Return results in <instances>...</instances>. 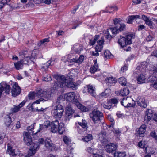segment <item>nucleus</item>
Listing matches in <instances>:
<instances>
[{
    "label": "nucleus",
    "instance_id": "2f4dec72",
    "mask_svg": "<svg viewBox=\"0 0 157 157\" xmlns=\"http://www.w3.org/2000/svg\"><path fill=\"white\" fill-rule=\"evenodd\" d=\"M129 93V89L128 88H124L123 90H121L119 94L122 96H126L128 95Z\"/></svg>",
    "mask_w": 157,
    "mask_h": 157
},
{
    "label": "nucleus",
    "instance_id": "f257e3e1",
    "mask_svg": "<svg viewBox=\"0 0 157 157\" xmlns=\"http://www.w3.org/2000/svg\"><path fill=\"white\" fill-rule=\"evenodd\" d=\"M57 82L55 83L56 86L62 88L66 86L68 88H75L78 86V84L71 81L68 77L64 76H58L56 77Z\"/></svg>",
    "mask_w": 157,
    "mask_h": 157
},
{
    "label": "nucleus",
    "instance_id": "f03ea898",
    "mask_svg": "<svg viewBox=\"0 0 157 157\" xmlns=\"http://www.w3.org/2000/svg\"><path fill=\"white\" fill-rule=\"evenodd\" d=\"M75 94L74 92H69L65 94L64 97L67 101H73L76 102V105L78 108L81 111L84 112H87L89 110L88 108L82 105L78 101L75 99Z\"/></svg>",
    "mask_w": 157,
    "mask_h": 157
},
{
    "label": "nucleus",
    "instance_id": "6e6552de",
    "mask_svg": "<svg viewBox=\"0 0 157 157\" xmlns=\"http://www.w3.org/2000/svg\"><path fill=\"white\" fill-rule=\"evenodd\" d=\"M51 90H40L37 91L36 93V97H44L49 98L51 96Z\"/></svg>",
    "mask_w": 157,
    "mask_h": 157
},
{
    "label": "nucleus",
    "instance_id": "39448f33",
    "mask_svg": "<svg viewBox=\"0 0 157 157\" xmlns=\"http://www.w3.org/2000/svg\"><path fill=\"white\" fill-rule=\"evenodd\" d=\"M135 36L132 33H129L126 37L120 36L118 39V43L122 47H125L127 45H129L132 43V40L134 38Z\"/></svg>",
    "mask_w": 157,
    "mask_h": 157
},
{
    "label": "nucleus",
    "instance_id": "bf43d9fd",
    "mask_svg": "<svg viewBox=\"0 0 157 157\" xmlns=\"http://www.w3.org/2000/svg\"><path fill=\"white\" fill-rule=\"evenodd\" d=\"M108 96V95L105 94V93L104 92L101 93L99 95V98L101 99L107 97Z\"/></svg>",
    "mask_w": 157,
    "mask_h": 157
},
{
    "label": "nucleus",
    "instance_id": "4468645a",
    "mask_svg": "<svg viewBox=\"0 0 157 157\" xmlns=\"http://www.w3.org/2000/svg\"><path fill=\"white\" fill-rule=\"evenodd\" d=\"M117 148V145L113 143H110L105 146L106 151L111 153L115 151Z\"/></svg>",
    "mask_w": 157,
    "mask_h": 157
},
{
    "label": "nucleus",
    "instance_id": "0e129e2a",
    "mask_svg": "<svg viewBox=\"0 0 157 157\" xmlns=\"http://www.w3.org/2000/svg\"><path fill=\"white\" fill-rule=\"evenodd\" d=\"M127 68L128 67L127 66H124L121 68L120 71V73H123L125 72L127 70Z\"/></svg>",
    "mask_w": 157,
    "mask_h": 157
},
{
    "label": "nucleus",
    "instance_id": "37998d69",
    "mask_svg": "<svg viewBox=\"0 0 157 157\" xmlns=\"http://www.w3.org/2000/svg\"><path fill=\"white\" fill-rule=\"evenodd\" d=\"M99 37V36L98 35H96L93 38H92L91 39H90L89 44L90 45H93L94 44Z\"/></svg>",
    "mask_w": 157,
    "mask_h": 157
},
{
    "label": "nucleus",
    "instance_id": "5701e85b",
    "mask_svg": "<svg viewBox=\"0 0 157 157\" xmlns=\"http://www.w3.org/2000/svg\"><path fill=\"white\" fill-rule=\"evenodd\" d=\"M104 40L102 38H101L100 40L98 42V44L95 47V50L96 51L100 52L103 49V44Z\"/></svg>",
    "mask_w": 157,
    "mask_h": 157
},
{
    "label": "nucleus",
    "instance_id": "09e8293b",
    "mask_svg": "<svg viewBox=\"0 0 157 157\" xmlns=\"http://www.w3.org/2000/svg\"><path fill=\"white\" fill-rule=\"evenodd\" d=\"M11 123V118L8 116L5 118V123L7 126H9L10 125Z\"/></svg>",
    "mask_w": 157,
    "mask_h": 157
},
{
    "label": "nucleus",
    "instance_id": "58836bf2",
    "mask_svg": "<svg viewBox=\"0 0 157 157\" xmlns=\"http://www.w3.org/2000/svg\"><path fill=\"white\" fill-rule=\"evenodd\" d=\"M146 126L145 125L143 124L141 126L138 130V134L139 135L144 134L146 131Z\"/></svg>",
    "mask_w": 157,
    "mask_h": 157
},
{
    "label": "nucleus",
    "instance_id": "13d9d810",
    "mask_svg": "<svg viewBox=\"0 0 157 157\" xmlns=\"http://www.w3.org/2000/svg\"><path fill=\"white\" fill-rule=\"evenodd\" d=\"M146 151L147 153L153 154L154 152L153 149L152 148L147 147L146 148Z\"/></svg>",
    "mask_w": 157,
    "mask_h": 157
},
{
    "label": "nucleus",
    "instance_id": "a18cd8bd",
    "mask_svg": "<svg viewBox=\"0 0 157 157\" xmlns=\"http://www.w3.org/2000/svg\"><path fill=\"white\" fill-rule=\"evenodd\" d=\"M104 57L106 58H111L113 56L110 52L108 50H105L104 52Z\"/></svg>",
    "mask_w": 157,
    "mask_h": 157
},
{
    "label": "nucleus",
    "instance_id": "e433bc0d",
    "mask_svg": "<svg viewBox=\"0 0 157 157\" xmlns=\"http://www.w3.org/2000/svg\"><path fill=\"white\" fill-rule=\"evenodd\" d=\"M74 113V110L70 106L66 108V114L68 116L72 115Z\"/></svg>",
    "mask_w": 157,
    "mask_h": 157
},
{
    "label": "nucleus",
    "instance_id": "4c0bfd02",
    "mask_svg": "<svg viewBox=\"0 0 157 157\" xmlns=\"http://www.w3.org/2000/svg\"><path fill=\"white\" fill-rule=\"evenodd\" d=\"M145 62L142 63L140 66L136 69V70H139L140 71L144 72L145 70L146 67L145 65Z\"/></svg>",
    "mask_w": 157,
    "mask_h": 157
},
{
    "label": "nucleus",
    "instance_id": "f704fd0d",
    "mask_svg": "<svg viewBox=\"0 0 157 157\" xmlns=\"http://www.w3.org/2000/svg\"><path fill=\"white\" fill-rule=\"evenodd\" d=\"M156 78L155 76H150L149 77V81L151 82H154V84L153 85V87L157 89V80L156 81Z\"/></svg>",
    "mask_w": 157,
    "mask_h": 157
},
{
    "label": "nucleus",
    "instance_id": "c756f323",
    "mask_svg": "<svg viewBox=\"0 0 157 157\" xmlns=\"http://www.w3.org/2000/svg\"><path fill=\"white\" fill-rule=\"evenodd\" d=\"M140 18V16L139 15H132L129 17L128 18V23L129 24H131L132 23V21L134 19L136 20Z\"/></svg>",
    "mask_w": 157,
    "mask_h": 157
},
{
    "label": "nucleus",
    "instance_id": "5fc2aeb1",
    "mask_svg": "<svg viewBox=\"0 0 157 157\" xmlns=\"http://www.w3.org/2000/svg\"><path fill=\"white\" fill-rule=\"evenodd\" d=\"M135 105V102L131 99V100L128 102V105L127 107H132L134 106Z\"/></svg>",
    "mask_w": 157,
    "mask_h": 157
},
{
    "label": "nucleus",
    "instance_id": "774afa93",
    "mask_svg": "<svg viewBox=\"0 0 157 157\" xmlns=\"http://www.w3.org/2000/svg\"><path fill=\"white\" fill-rule=\"evenodd\" d=\"M152 70L154 71V73L155 72V73L157 72V64H156L154 66H152Z\"/></svg>",
    "mask_w": 157,
    "mask_h": 157
},
{
    "label": "nucleus",
    "instance_id": "423d86ee",
    "mask_svg": "<svg viewBox=\"0 0 157 157\" xmlns=\"http://www.w3.org/2000/svg\"><path fill=\"white\" fill-rule=\"evenodd\" d=\"M102 113L99 111L94 110L90 114V117L95 124L100 123L101 118L103 117Z\"/></svg>",
    "mask_w": 157,
    "mask_h": 157
},
{
    "label": "nucleus",
    "instance_id": "69168bd1",
    "mask_svg": "<svg viewBox=\"0 0 157 157\" xmlns=\"http://www.w3.org/2000/svg\"><path fill=\"white\" fill-rule=\"evenodd\" d=\"M51 80L52 78L50 75H47L46 77H44L43 79V80L46 82L49 81Z\"/></svg>",
    "mask_w": 157,
    "mask_h": 157
},
{
    "label": "nucleus",
    "instance_id": "9b49d317",
    "mask_svg": "<svg viewBox=\"0 0 157 157\" xmlns=\"http://www.w3.org/2000/svg\"><path fill=\"white\" fill-rule=\"evenodd\" d=\"M88 90V92L90 94L94 97H95L96 94L95 93V87L92 85H89L87 86V87H85L84 90V92H86V90Z\"/></svg>",
    "mask_w": 157,
    "mask_h": 157
},
{
    "label": "nucleus",
    "instance_id": "b1692460",
    "mask_svg": "<svg viewBox=\"0 0 157 157\" xmlns=\"http://www.w3.org/2000/svg\"><path fill=\"white\" fill-rule=\"evenodd\" d=\"M25 103V101H22L19 105L17 106H14L11 108V111L13 113H16L18 111L20 108L23 107Z\"/></svg>",
    "mask_w": 157,
    "mask_h": 157
},
{
    "label": "nucleus",
    "instance_id": "ddd939ff",
    "mask_svg": "<svg viewBox=\"0 0 157 157\" xmlns=\"http://www.w3.org/2000/svg\"><path fill=\"white\" fill-rule=\"evenodd\" d=\"M153 116V112L151 109H148L145 112L144 117V121L148 122L152 118Z\"/></svg>",
    "mask_w": 157,
    "mask_h": 157
},
{
    "label": "nucleus",
    "instance_id": "6e6d98bb",
    "mask_svg": "<svg viewBox=\"0 0 157 157\" xmlns=\"http://www.w3.org/2000/svg\"><path fill=\"white\" fill-rule=\"evenodd\" d=\"M121 21V19L120 18H116L113 20L115 25H118V26H119V24H120V22Z\"/></svg>",
    "mask_w": 157,
    "mask_h": 157
},
{
    "label": "nucleus",
    "instance_id": "473e14b6",
    "mask_svg": "<svg viewBox=\"0 0 157 157\" xmlns=\"http://www.w3.org/2000/svg\"><path fill=\"white\" fill-rule=\"evenodd\" d=\"M45 146L47 147H53L54 145L52 143V142L49 138H48L46 139L44 141Z\"/></svg>",
    "mask_w": 157,
    "mask_h": 157
},
{
    "label": "nucleus",
    "instance_id": "ea45409f",
    "mask_svg": "<svg viewBox=\"0 0 157 157\" xmlns=\"http://www.w3.org/2000/svg\"><path fill=\"white\" fill-rule=\"evenodd\" d=\"M118 81L119 83L123 86H125L126 84V79L124 77H121L119 78Z\"/></svg>",
    "mask_w": 157,
    "mask_h": 157
},
{
    "label": "nucleus",
    "instance_id": "8fccbe9b",
    "mask_svg": "<svg viewBox=\"0 0 157 157\" xmlns=\"http://www.w3.org/2000/svg\"><path fill=\"white\" fill-rule=\"evenodd\" d=\"M63 141L65 143L68 145H69L71 144V139L67 136H65L63 137Z\"/></svg>",
    "mask_w": 157,
    "mask_h": 157
},
{
    "label": "nucleus",
    "instance_id": "0eeeda50",
    "mask_svg": "<svg viewBox=\"0 0 157 157\" xmlns=\"http://www.w3.org/2000/svg\"><path fill=\"white\" fill-rule=\"evenodd\" d=\"M76 128L78 132L80 134L83 133L84 132L86 131L87 129V124L86 121L82 119L81 122H78L76 123Z\"/></svg>",
    "mask_w": 157,
    "mask_h": 157
},
{
    "label": "nucleus",
    "instance_id": "20e7f679",
    "mask_svg": "<svg viewBox=\"0 0 157 157\" xmlns=\"http://www.w3.org/2000/svg\"><path fill=\"white\" fill-rule=\"evenodd\" d=\"M27 51L25 50L22 51L19 53L20 55L22 56H23L24 58L22 60L14 63V66L16 69H21L24 64H27L29 63V59H26L28 58V56H27Z\"/></svg>",
    "mask_w": 157,
    "mask_h": 157
},
{
    "label": "nucleus",
    "instance_id": "603ef678",
    "mask_svg": "<svg viewBox=\"0 0 157 157\" xmlns=\"http://www.w3.org/2000/svg\"><path fill=\"white\" fill-rule=\"evenodd\" d=\"M119 28L117 27H114L113 28H111L109 29L111 33H112V34L115 35L117 34L118 32Z\"/></svg>",
    "mask_w": 157,
    "mask_h": 157
},
{
    "label": "nucleus",
    "instance_id": "72a5a7b5",
    "mask_svg": "<svg viewBox=\"0 0 157 157\" xmlns=\"http://www.w3.org/2000/svg\"><path fill=\"white\" fill-rule=\"evenodd\" d=\"M115 157H126V154L125 152L116 151L114 153Z\"/></svg>",
    "mask_w": 157,
    "mask_h": 157
},
{
    "label": "nucleus",
    "instance_id": "4be33fe9",
    "mask_svg": "<svg viewBox=\"0 0 157 157\" xmlns=\"http://www.w3.org/2000/svg\"><path fill=\"white\" fill-rule=\"evenodd\" d=\"M27 51V56H28V58H26V59H29V62L30 61H33L34 59L36 58L37 52L36 50H34L31 53V56H30V52L29 53Z\"/></svg>",
    "mask_w": 157,
    "mask_h": 157
},
{
    "label": "nucleus",
    "instance_id": "864d4df0",
    "mask_svg": "<svg viewBox=\"0 0 157 157\" xmlns=\"http://www.w3.org/2000/svg\"><path fill=\"white\" fill-rule=\"evenodd\" d=\"M49 39L48 38H45L44 39L41 40L40 42L38 44V45L39 46H40L41 44H44L46 43L47 42H48L49 41Z\"/></svg>",
    "mask_w": 157,
    "mask_h": 157
},
{
    "label": "nucleus",
    "instance_id": "9d476101",
    "mask_svg": "<svg viewBox=\"0 0 157 157\" xmlns=\"http://www.w3.org/2000/svg\"><path fill=\"white\" fill-rule=\"evenodd\" d=\"M21 91V88L18 86L17 83H14L12 87L11 93L12 95L15 97L19 95Z\"/></svg>",
    "mask_w": 157,
    "mask_h": 157
},
{
    "label": "nucleus",
    "instance_id": "c85d7f7f",
    "mask_svg": "<svg viewBox=\"0 0 157 157\" xmlns=\"http://www.w3.org/2000/svg\"><path fill=\"white\" fill-rule=\"evenodd\" d=\"M131 100V98L126 97L124 98L121 101V104L125 107H127L128 105V102Z\"/></svg>",
    "mask_w": 157,
    "mask_h": 157
},
{
    "label": "nucleus",
    "instance_id": "bb28decb",
    "mask_svg": "<svg viewBox=\"0 0 157 157\" xmlns=\"http://www.w3.org/2000/svg\"><path fill=\"white\" fill-rule=\"evenodd\" d=\"M106 81L108 85L110 86H111L113 84L117 82L116 79L112 77L107 78Z\"/></svg>",
    "mask_w": 157,
    "mask_h": 157
},
{
    "label": "nucleus",
    "instance_id": "680f3d73",
    "mask_svg": "<svg viewBox=\"0 0 157 157\" xmlns=\"http://www.w3.org/2000/svg\"><path fill=\"white\" fill-rule=\"evenodd\" d=\"M138 147L141 148H144L145 147V146L144 145V143L142 141H140L138 143Z\"/></svg>",
    "mask_w": 157,
    "mask_h": 157
},
{
    "label": "nucleus",
    "instance_id": "de8ad7c7",
    "mask_svg": "<svg viewBox=\"0 0 157 157\" xmlns=\"http://www.w3.org/2000/svg\"><path fill=\"white\" fill-rule=\"evenodd\" d=\"M36 152H35V151L33 150L32 149H31V148L29 150L28 153L27 155L25 156H24V157H30L31 156L33 155H34Z\"/></svg>",
    "mask_w": 157,
    "mask_h": 157
},
{
    "label": "nucleus",
    "instance_id": "e2e57ef3",
    "mask_svg": "<svg viewBox=\"0 0 157 157\" xmlns=\"http://www.w3.org/2000/svg\"><path fill=\"white\" fill-rule=\"evenodd\" d=\"M119 29L120 31L123 30L125 27V25L124 24H119Z\"/></svg>",
    "mask_w": 157,
    "mask_h": 157
},
{
    "label": "nucleus",
    "instance_id": "49530a36",
    "mask_svg": "<svg viewBox=\"0 0 157 157\" xmlns=\"http://www.w3.org/2000/svg\"><path fill=\"white\" fill-rule=\"evenodd\" d=\"M28 96L29 99L33 100L36 97V94L34 92H30L29 93Z\"/></svg>",
    "mask_w": 157,
    "mask_h": 157
},
{
    "label": "nucleus",
    "instance_id": "6ab92c4d",
    "mask_svg": "<svg viewBox=\"0 0 157 157\" xmlns=\"http://www.w3.org/2000/svg\"><path fill=\"white\" fill-rule=\"evenodd\" d=\"M137 102L138 105L142 108H145L147 106V102L144 98H140Z\"/></svg>",
    "mask_w": 157,
    "mask_h": 157
},
{
    "label": "nucleus",
    "instance_id": "79ce46f5",
    "mask_svg": "<svg viewBox=\"0 0 157 157\" xmlns=\"http://www.w3.org/2000/svg\"><path fill=\"white\" fill-rule=\"evenodd\" d=\"M110 33L111 32L109 29L104 32V35L106 39H110L112 37L113 35H110Z\"/></svg>",
    "mask_w": 157,
    "mask_h": 157
},
{
    "label": "nucleus",
    "instance_id": "f8f14e48",
    "mask_svg": "<svg viewBox=\"0 0 157 157\" xmlns=\"http://www.w3.org/2000/svg\"><path fill=\"white\" fill-rule=\"evenodd\" d=\"M61 123L57 120L52 121L51 124V132L53 133H56L57 131V128Z\"/></svg>",
    "mask_w": 157,
    "mask_h": 157
},
{
    "label": "nucleus",
    "instance_id": "7ed1b4c3",
    "mask_svg": "<svg viewBox=\"0 0 157 157\" xmlns=\"http://www.w3.org/2000/svg\"><path fill=\"white\" fill-rule=\"evenodd\" d=\"M62 98L58 97L56 101V103L58 104L54 107L53 110V114L55 118L60 119L63 116L64 112L63 107L59 104L61 103Z\"/></svg>",
    "mask_w": 157,
    "mask_h": 157
},
{
    "label": "nucleus",
    "instance_id": "338daca9",
    "mask_svg": "<svg viewBox=\"0 0 157 157\" xmlns=\"http://www.w3.org/2000/svg\"><path fill=\"white\" fill-rule=\"evenodd\" d=\"M43 125L45 127H46V128H47L50 125L51 126L50 122L49 121L47 120L44 122Z\"/></svg>",
    "mask_w": 157,
    "mask_h": 157
},
{
    "label": "nucleus",
    "instance_id": "f3484780",
    "mask_svg": "<svg viewBox=\"0 0 157 157\" xmlns=\"http://www.w3.org/2000/svg\"><path fill=\"white\" fill-rule=\"evenodd\" d=\"M24 140L25 143L27 145L31 144L32 142L31 138L29 133L25 132L24 134Z\"/></svg>",
    "mask_w": 157,
    "mask_h": 157
},
{
    "label": "nucleus",
    "instance_id": "7c9ffc66",
    "mask_svg": "<svg viewBox=\"0 0 157 157\" xmlns=\"http://www.w3.org/2000/svg\"><path fill=\"white\" fill-rule=\"evenodd\" d=\"M57 132L59 134H62L63 132L65 131V128L64 126V125L63 123H61L59 125L58 128H57Z\"/></svg>",
    "mask_w": 157,
    "mask_h": 157
},
{
    "label": "nucleus",
    "instance_id": "3c124183",
    "mask_svg": "<svg viewBox=\"0 0 157 157\" xmlns=\"http://www.w3.org/2000/svg\"><path fill=\"white\" fill-rule=\"evenodd\" d=\"M39 148V145L37 143H34L33 144L31 147V149H32L33 150L35 151V152H36L38 150Z\"/></svg>",
    "mask_w": 157,
    "mask_h": 157
},
{
    "label": "nucleus",
    "instance_id": "c9c22d12",
    "mask_svg": "<svg viewBox=\"0 0 157 157\" xmlns=\"http://www.w3.org/2000/svg\"><path fill=\"white\" fill-rule=\"evenodd\" d=\"M103 107L107 109H110L112 105V103L110 101H107L106 102H105L102 104Z\"/></svg>",
    "mask_w": 157,
    "mask_h": 157
},
{
    "label": "nucleus",
    "instance_id": "412c9836",
    "mask_svg": "<svg viewBox=\"0 0 157 157\" xmlns=\"http://www.w3.org/2000/svg\"><path fill=\"white\" fill-rule=\"evenodd\" d=\"M2 91L4 90L6 94H8L10 92V85L6 84L5 82H3L0 83Z\"/></svg>",
    "mask_w": 157,
    "mask_h": 157
},
{
    "label": "nucleus",
    "instance_id": "c03bdc74",
    "mask_svg": "<svg viewBox=\"0 0 157 157\" xmlns=\"http://www.w3.org/2000/svg\"><path fill=\"white\" fill-rule=\"evenodd\" d=\"M51 63V61L49 60L44 65V66H42L41 69L43 71H46L48 67V66L50 65Z\"/></svg>",
    "mask_w": 157,
    "mask_h": 157
},
{
    "label": "nucleus",
    "instance_id": "052dcab7",
    "mask_svg": "<svg viewBox=\"0 0 157 157\" xmlns=\"http://www.w3.org/2000/svg\"><path fill=\"white\" fill-rule=\"evenodd\" d=\"M150 136L155 139V140L157 138V135L155 131H153L150 133Z\"/></svg>",
    "mask_w": 157,
    "mask_h": 157
},
{
    "label": "nucleus",
    "instance_id": "aec40b11",
    "mask_svg": "<svg viewBox=\"0 0 157 157\" xmlns=\"http://www.w3.org/2000/svg\"><path fill=\"white\" fill-rule=\"evenodd\" d=\"M106 134L105 131H102L99 134V139L102 143H105L107 141Z\"/></svg>",
    "mask_w": 157,
    "mask_h": 157
},
{
    "label": "nucleus",
    "instance_id": "a211bd4d",
    "mask_svg": "<svg viewBox=\"0 0 157 157\" xmlns=\"http://www.w3.org/2000/svg\"><path fill=\"white\" fill-rule=\"evenodd\" d=\"M82 50L81 46L78 44H76L73 45L71 48V52H75L76 53L79 54Z\"/></svg>",
    "mask_w": 157,
    "mask_h": 157
},
{
    "label": "nucleus",
    "instance_id": "4d7b16f0",
    "mask_svg": "<svg viewBox=\"0 0 157 157\" xmlns=\"http://www.w3.org/2000/svg\"><path fill=\"white\" fill-rule=\"evenodd\" d=\"M87 151L88 152L94 155V156L93 157H95V155L96 154L94 152V150L91 147H88L87 148Z\"/></svg>",
    "mask_w": 157,
    "mask_h": 157
},
{
    "label": "nucleus",
    "instance_id": "a878e982",
    "mask_svg": "<svg viewBox=\"0 0 157 157\" xmlns=\"http://www.w3.org/2000/svg\"><path fill=\"white\" fill-rule=\"evenodd\" d=\"M137 82L139 84H142L145 83L147 79L145 75L143 74H140L137 78Z\"/></svg>",
    "mask_w": 157,
    "mask_h": 157
},
{
    "label": "nucleus",
    "instance_id": "2eb2a0df",
    "mask_svg": "<svg viewBox=\"0 0 157 157\" xmlns=\"http://www.w3.org/2000/svg\"><path fill=\"white\" fill-rule=\"evenodd\" d=\"M7 152L10 155L12 156H15L18 155L21 157H22V156H23V154L21 153L20 152L18 154H16L15 153V150L12 148V147L10 145V144H7Z\"/></svg>",
    "mask_w": 157,
    "mask_h": 157
},
{
    "label": "nucleus",
    "instance_id": "a19ab883",
    "mask_svg": "<svg viewBox=\"0 0 157 157\" xmlns=\"http://www.w3.org/2000/svg\"><path fill=\"white\" fill-rule=\"evenodd\" d=\"M92 135L91 134H88L83 137L82 139L84 141L88 142L92 140Z\"/></svg>",
    "mask_w": 157,
    "mask_h": 157
},
{
    "label": "nucleus",
    "instance_id": "393cba45",
    "mask_svg": "<svg viewBox=\"0 0 157 157\" xmlns=\"http://www.w3.org/2000/svg\"><path fill=\"white\" fill-rule=\"evenodd\" d=\"M74 56V54L71 53L70 54H69L67 55H66L65 56L63 57L62 58V60L64 62H68L71 63H73V62H71V60H72V59L71 58L72 57V56Z\"/></svg>",
    "mask_w": 157,
    "mask_h": 157
},
{
    "label": "nucleus",
    "instance_id": "dca6fc26",
    "mask_svg": "<svg viewBox=\"0 0 157 157\" xmlns=\"http://www.w3.org/2000/svg\"><path fill=\"white\" fill-rule=\"evenodd\" d=\"M77 56H75V58H73L71 60V62H73V63H77L78 64L81 63L84 60V56L81 55L79 58H78Z\"/></svg>",
    "mask_w": 157,
    "mask_h": 157
},
{
    "label": "nucleus",
    "instance_id": "1a4fd4ad",
    "mask_svg": "<svg viewBox=\"0 0 157 157\" xmlns=\"http://www.w3.org/2000/svg\"><path fill=\"white\" fill-rule=\"evenodd\" d=\"M36 123H34L33 124H32L31 126L29 127L28 128V129H29L31 132H29L30 133H32V135H33L36 134L37 133L39 132L40 131L44 130L46 128L43 124H39V127L38 129L36 130L35 131H33L34 129V126Z\"/></svg>",
    "mask_w": 157,
    "mask_h": 157
},
{
    "label": "nucleus",
    "instance_id": "cd10ccee",
    "mask_svg": "<svg viewBox=\"0 0 157 157\" xmlns=\"http://www.w3.org/2000/svg\"><path fill=\"white\" fill-rule=\"evenodd\" d=\"M94 65L92 66L90 69V72L91 73H95L98 68V66L97 63V60H94Z\"/></svg>",
    "mask_w": 157,
    "mask_h": 157
}]
</instances>
